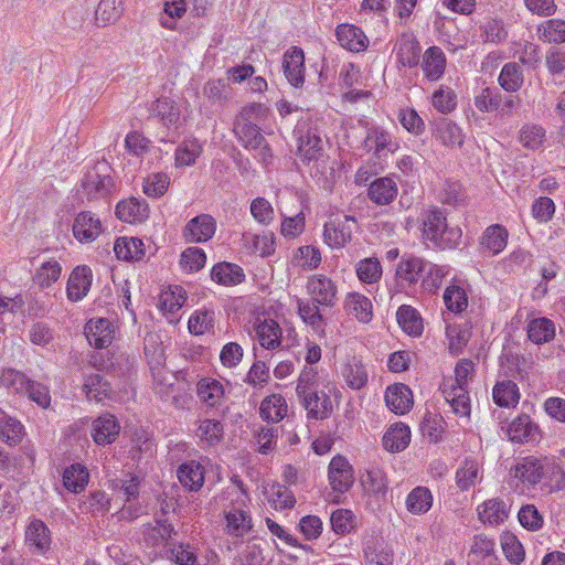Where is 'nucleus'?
<instances>
[{
	"label": "nucleus",
	"mask_w": 565,
	"mask_h": 565,
	"mask_svg": "<svg viewBox=\"0 0 565 565\" xmlns=\"http://www.w3.org/2000/svg\"><path fill=\"white\" fill-rule=\"evenodd\" d=\"M196 394L200 401L207 406L215 407L221 405L224 398V387L215 379L204 377L196 384Z\"/></svg>",
	"instance_id": "obj_32"
},
{
	"label": "nucleus",
	"mask_w": 565,
	"mask_h": 565,
	"mask_svg": "<svg viewBox=\"0 0 565 565\" xmlns=\"http://www.w3.org/2000/svg\"><path fill=\"white\" fill-rule=\"evenodd\" d=\"M435 136L446 147H460L463 142L460 127L446 118L436 122Z\"/></svg>",
	"instance_id": "obj_40"
},
{
	"label": "nucleus",
	"mask_w": 565,
	"mask_h": 565,
	"mask_svg": "<svg viewBox=\"0 0 565 565\" xmlns=\"http://www.w3.org/2000/svg\"><path fill=\"white\" fill-rule=\"evenodd\" d=\"M396 182L387 177L374 180L367 190V195L377 205H386L393 202L397 195Z\"/></svg>",
	"instance_id": "obj_26"
},
{
	"label": "nucleus",
	"mask_w": 565,
	"mask_h": 565,
	"mask_svg": "<svg viewBox=\"0 0 565 565\" xmlns=\"http://www.w3.org/2000/svg\"><path fill=\"white\" fill-rule=\"evenodd\" d=\"M92 285V270L86 266H77L70 275L67 281V297L72 301H78L85 297Z\"/></svg>",
	"instance_id": "obj_24"
},
{
	"label": "nucleus",
	"mask_w": 565,
	"mask_h": 565,
	"mask_svg": "<svg viewBox=\"0 0 565 565\" xmlns=\"http://www.w3.org/2000/svg\"><path fill=\"white\" fill-rule=\"evenodd\" d=\"M102 233V222L92 212L84 211L76 215L73 223V235L81 243H90Z\"/></svg>",
	"instance_id": "obj_13"
},
{
	"label": "nucleus",
	"mask_w": 565,
	"mask_h": 565,
	"mask_svg": "<svg viewBox=\"0 0 565 565\" xmlns=\"http://www.w3.org/2000/svg\"><path fill=\"white\" fill-rule=\"evenodd\" d=\"M120 425L111 414H104L97 417L92 424V437L99 446L114 443L119 435Z\"/></svg>",
	"instance_id": "obj_17"
},
{
	"label": "nucleus",
	"mask_w": 565,
	"mask_h": 565,
	"mask_svg": "<svg viewBox=\"0 0 565 565\" xmlns=\"http://www.w3.org/2000/svg\"><path fill=\"white\" fill-rule=\"evenodd\" d=\"M396 319L401 328L409 335L418 337L423 332V320L417 310L403 305L397 309Z\"/></svg>",
	"instance_id": "obj_43"
},
{
	"label": "nucleus",
	"mask_w": 565,
	"mask_h": 565,
	"mask_svg": "<svg viewBox=\"0 0 565 565\" xmlns=\"http://www.w3.org/2000/svg\"><path fill=\"white\" fill-rule=\"evenodd\" d=\"M88 479L89 473L81 463H73L63 472V484L73 493L82 492L85 489Z\"/></svg>",
	"instance_id": "obj_46"
},
{
	"label": "nucleus",
	"mask_w": 565,
	"mask_h": 565,
	"mask_svg": "<svg viewBox=\"0 0 565 565\" xmlns=\"http://www.w3.org/2000/svg\"><path fill=\"white\" fill-rule=\"evenodd\" d=\"M364 148L373 151L379 158L393 153L398 149V143L394 141L391 135L380 127H371L366 131Z\"/></svg>",
	"instance_id": "obj_18"
},
{
	"label": "nucleus",
	"mask_w": 565,
	"mask_h": 565,
	"mask_svg": "<svg viewBox=\"0 0 565 565\" xmlns=\"http://www.w3.org/2000/svg\"><path fill=\"white\" fill-rule=\"evenodd\" d=\"M527 337L536 344L550 342L555 337V326L547 318H536L527 324Z\"/></svg>",
	"instance_id": "obj_48"
},
{
	"label": "nucleus",
	"mask_w": 565,
	"mask_h": 565,
	"mask_svg": "<svg viewBox=\"0 0 565 565\" xmlns=\"http://www.w3.org/2000/svg\"><path fill=\"white\" fill-rule=\"evenodd\" d=\"M124 12V0H100L95 17L98 25L115 23Z\"/></svg>",
	"instance_id": "obj_54"
},
{
	"label": "nucleus",
	"mask_w": 565,
	"mask_h": 565,
	"mask_svg": "<svg viewBox=\"0 0 565 565\" xmlns=\"http://www.w3.org/2000/svg\"><path fill=\"white\" fill-rule=\"evenodd\" d=\"M507 242L508 231L499 224L489 226L481 237L482 247L491 255L501 253L505 248Z\"/></svg>",
	"instance_id": "obj_44"
},
{
	"label": "nucleus",
	"mask_w": 565,
	"mask_h": 565,
	"mask_svg": "<svg viewBox=\"0 0 565 565\" xmlns=\"http://www.w3.org/2000/svg\"><path fill=\"white\" fill-rule=\"evenodd\" d=\"M301 405L307 411V417L313 420H323L331 416L333 406L330 396L323 391H310L298 395Z\"/></svg>",
	"instance_id": "obj_8"
},
{
	"label": "nucleus",
	"mask_w": 565,
	"mask_h": 565,
	"mask_svg": "<svg viewBox=\"0 0 565 565\" xmlns=\"http://www.w3.org/2000/svg\"><path fill=\"white\" fill-rule=\"evenodd\" d=\"M516 140L527 151L542 150L547 141V130L541 124L527 121L518 130Z\"/></svg>",
	"instance_id": "obj_14"
},
{
	"label": "nucleus",
	"mask_w": 565,
	"mask_h": 565,
	"mask_svg": "<svg viewBox=\"0 0 565 565\" xmlns=\"http://www.w3.org/2000/svg\"><path fill=\"white\" fill-rule=\"evenodd\" d=\"M344 309L360 322H370L373 317L371 300L359 292H349L344 300Z\"/></svg>",
	"instance_id": "obj_30"
},
{
	"label": "nucleus",
	"mask_w": 565,
	"mask_h": 565,
	"mask_svg": "<svg viewBox=\"0 0 565 565\" xmlns=\"http://www.w3.org/2000/svg\"><path fill=\"white\" fill-rule=\"evenodd\" d=\"M422 47L412 36H403L398 43L397 58L403 66L415 67L419 63Z\"/></svg>",
	"instance_id": "obj_49"
},
{
	"label": "nucleus",
	"mask_w": 565,
	"mask_h": 565,
	"mask_svg": "<svg viewBox=\"0 0 565 565\" xmlns=\"http://www.w3.org/2000/svg\"><path fill=\"white\" fill-rule=\"evenodd\" d=\"M215 231V220L209 214H201L188 222L184 228V237L191 243H203L211 239Z\"/></svg>",
	"instance_id": "obj_15"
},
{
	"label": "nucleus",
	"mask_w": 565,
	"mask_h": 565,
	"mask_svg": "<svg viewBox=\"0 0 565 565\" xmlns=\"http://www.w3.org/2000/svg\"><path fill=\"white\" fill-rule=\"evenodd\" d=\"M431 105L439 113L449 114L457 106V95L452 88L441 85L433 93Z\"/></svg>",
	"instance_id": "obj_63"
},
{
	"label": "nucleus",
	"mask_w": 565,
	"mask_h": 565,
	"mask_svg": "<svg viewBox=\"0 0 565 565\" xmlns=\"http://www.w3.org/2000/svg\"><path fill=\"white\" fill-rule=\"evenodd\" d=\"M508 435L512 441L523 444L537 438L539 427L530 416L520 415L510 423Z\"/></svg>",
	"instance_id": "obj_27"
},
{
	"label": "nucleus",
	"mask_w": 565,
	"mask_h": 565,
	"mask_svg": "<svg viewBox=\"0 0 565 565\" xmlns=\"http://www.w3.org/2000/svg\"><path fill=\"white\" fill-rule=\"evenodd\" d=\"M85 334L90 345L96 349L108 347L114 339V330L108 319L89 320L85 326Z\"/></svg>",
	"instance_id": "obj_21"
},
{
	"label": "nucleus",
	"mask_w": 565,
	"mask_h": 565,
	"mask_svg": "<svg viewBox=\"0 0 565 565\" xmlns=\"http://www.w3.org/2000/svg\"><path fill=\"white\" fill-rule=\"evenodd\" d=\"M259 411L264 420L277 423L286 416L287 403L280 394H273L264 398Z\"/></svg>",
	"instance_id": "obj_45"
},
{
	"label": "nucleus",
	"mask_w": 565,
	"mask_h": 565,
	"mask_svg": "<svg viewBox=\"0 0 565 565\" xmlns=\"http://www.w3.org/2000/svg\"><path fill=\"white\" fill-rule=\"evenodd\" d=\"M502 93L499 88L487 86L475 96V106L481 113L497 111L500 108Z\"/></svg>",
	"instance_id": "obj_60"
},
{
	"label": "nucleus",
	"mask_w": 565,
	"mask_h": 565,
	"mask_svg": "<svg viewBox=\"0 0 565 565\" xmlns=\"http://www.w3.org/2000/svg\"><path fill=\"white\" fill-rule=\"evenodd\" d=\"M443 394L456 415L460 417H469L471 405L467 387L444 383Z\"/></svg>",
	"instance_id": "obj_23"
},
{
	"label": "nucleus",
	"mask_w": 565,
	"mask_h": 565,
	"mask_svg": "<svg viewBox=\"0 0 565 565\" xmlns=\"http://www.w3.org/2000/svg\"><path fill=\"white\" fill-rule=\"evenodd\" d=\"M361 484L364 491L372 495H385L387 491L385 475L377 468L366 470V472L361 476Z\"/></svg>",
	"instance_id": "obj_58"
},
{
	"label": "nucleus",
	"mask_w": 565,
	"mask_h": 565,
	"mask_svg": "<svg viewBox=\"0 0 565 565\" xmlns=\"http://www.w3.org/2000/svg\"><path fill=\"white\" fill-rule=\"evenodd\" d=\"M224 435V426L217 419H203L199 422L195 436L203 446L217 445Z\"/></svg>",
	"instance_id": "obj_42"
},
{
	"label": "nucleus",
	"mask_w": 565,
	"mask_h": 565,
	"mask_svg": "<svg viewBox=\"0 0 565 565\" xmlns=\"http://www.w3.org/2000/svg\"><path fill=\"white\" fill-rule=\"evenodd\" d=\"M508 507L499 499H490L478 507V515L481 522L498 525L508 518Z\"/></svg>",
	"instance_id": "obj_38"
},
{
	"label": "nucleus",
	"mask_w": 565,
	"mask_h": 565,
	"mask_svg": "<svg viewBox=\"0 0 565 565\" xmlns=\"http://www.w3.org/2000/svg\"><path fill=\"white\" fill-rule=\"evenodd\" d=\"M355 271L362 282L374 284L382 277V265L379 258L367 257L356 264Z\"/></svg>",
	"instance_id": "obj_61"
},
{
	"label": "nucleus",
	"mask_w": 565,
	"mask_h": 565,
	"mask_svg": "<svg viewBox=\"0 0 565 565\" xmlns=\"http://www.w3.org/2000/svg\"><path fill=\"white\" fill-rule=\"evenodd\" d=\"M109 167L103 162L89 170L82 182L84 192L88 199L104 198L113 188V179L107 173Z\"/></svg>",
	"instance_id": "obj_6"
},
{
	"label": "nucleus",
	"mask_w": 565,
	"mask_h": 565,
	"mask_svg": "<svg viewBox=\"0 0 565 565\" xmlns=\"http://www.w3.org/2000/svg\"><path fill=\"white\" fill-rule=\"evenodd\" d=\"M328 479L333 491L345 493L354 482L353 468L343 456L331 459L328 468Z\"/></svg>",
	"instance_id": "obj_7"
},
{
	"label": "nucleus",
	"mask_w": 565,
	"mask_h": 565,
	"mask_svg": "<svg viewBox=\"0 0 565 565\" xmlns=\"http://www.w3.org/2000/svg\"><path fill=\"white\" fill-rule=\"evenodd\" d=\"M281 329L274 319H264L256 324V335L259 344L267 350L281 345Z\"/></svg>",
	"instance_id": "obj_31"
},
{
	"label": "nucleus",
	"mask_w": 565,
	"mask_h": 565,
	"mask_svg": "<svg viewBox=\"0 0 565 565\" xmlns=\"http://www.w3.org/2000/svg\"><path fill=\"white\" fill-rule=\"evenodd\" d=\"M422 231L425 241L434 246L447 249L458 246L461 239V230L447 224L446 216L440 210H426L422 214Z\"/></svg>",
	"instance_id": "obj_2"
},
{
	"label": "nucleus",
	"mask_w": 565,
	"mask_h": 565,
	"mask_svg": "<svg viewBox=\"0 0 565 565\" xmlns=\"http://www.w3.org/2000/svg\"><path fill=\"white\" fill-rule=\"evenodd\" d=\"M426 266L428 260L415 255H404L396 267L398 284L403 287L416 285L420 278L423 279Z\"/></svg>",
	"instance_id": "obj_10"
},
{
	"label": "nucleus",
	"mask_w": 565,
	"mask_h": 565,
	"mask_svg": "<svg viewBox=\"0 0 565 565\" xmlns=\"http://www.w3.org/2000/svg\"><path fill=\"white\" fill-rule=\"evenodd\" d=\"M267 544L257 540L249 541L234 559V565H269L265 550Z\"/></svg>",
	"instance_id": "obj_33"
},
{
	"label": "nucleus",
	"mask_w": 565,
	"mask_h": 565,
	"mask_svg": "<svg viewBox=\"0 0 565 565\" xmlns=\"http://www.w3.org/2000/svg\"><path fill=\"white\" fill-rule=\"evenodd\" d=\"M347 385L352 390H361L367 383V372L360 360L353 358L342 370Z\"/></svg>",
	"instance_id": "obj_55"
},
{
	"label": "nucleus",
	"mask_w": 565,
	"mask_h": 565,
	"mask_svg": "<svg viewBox=\"0 0 565 565\" xmlns=\"http://www.w3.org/2000/svg\"><path fill=\"white\" fill-rule=\"evenodd\" d=\"M363 554L366 565H393V551L373 535L364 539Z\"/></svg>",
	"instance_id": "obj_19"
},
{
	"label": "nucleus",
	"mask_w": 565,
	"mask_h": 565,
	"mask_svg": "<svg viewBox=\"0 0 565 565\" xmlns=\"http://www.w3.org/2000/svg\"><path fill=\"white\" fill-rule=\"evenodd\" d=\"M355 220L352 216H335L324 224L323 239L331 248H342L351 241Z\"/></svg>",
	"instance_id": "obj_5"
},
{
	"label": "nucleus",
	"mask_w": 565,
	"mask_h": 565,
	"mask_svg": "<svg viewBox=\"0 0 565 565\" xmlns=\"http://www.w3.org/2000/svg\"><path fill=\"white\" fill-rule=\"evenodd\" d=\"M306 291L309 299L297 300L298 315L313 331L323 332L327 319L322 311L338 305L339 285L324 274H313L307 279Z\"/></svg>",
	"instance_id": "obj_1"
},
{
	"label": "nucleus",
	"mask_w": 565,
	"mask_h": 565,
	"mask_svg": "<svg viewBox=\"0 0 565 565\" xmlns=\"http://www.w3.org/2000/svg\"><path fill=\"white\" fill-rule=\"evenodd\" d=\"M318 120L310 117L298 120L294 137L297 141L298 154L302 160L311 161L318 159L323 151V141Z\"/></svg>",
	"instance_id": "obj_4"
},
{
	"label": "nucleus",
	"mask_w": 565,
	"mask_h": 565,
	"mask_svg": "<svg viewBox=\"0 0 565 565\" xmlns=\"http://www.w3.org/2000/svg\"><path fill=\"white\" fill-rule=\"evenodd\" d=\"M215 313L210 309L196 310L189 319L188 328L192 334L200 335L214 327Z\"/></svg>",
	"instance_id": "obj_64"
},
{
	"label": "nucleus",
	"mask_w": 565,
	"mask_h": 565,
	"mask_svg": "<svg viewBox=\"0 0 565 565\" xmlns=\"http://www.w3.org/2000/svg\"><path fill=\"white\" fill-rule=\"evenodd\" d=\"M152 115L157 117L163 126H177L180 120V108L178 104L169 97L158 98L152 107Z\"/></svg>",
	"instance_id": "obj_37"
},
{
	"label": "nucleus",
	"mask_w": 565,
	"mask_h": 565,
	"mask_svg": "<svg viewBox=\"0 0 565 565\" xmlns=\"http://www.w3.org/2000/svg\"><path fill=\"white\" fill-rule=\"evenodd\" d=\"M186 12L185 0H164L159 17L160 25L168 30H175L177 21Z\"/></svg>",
	"instance_id": "obj_52"
},
{
	"label": "nucleus",
	"mask_w": 565,
	"mask_h": 565,
	"mask_svg": "<svg viewBox=\"0 0 565 565\" xmlns=\"http://www.w3.org/2000/svg\"><path fill=\"white\" fill-rule=\"evenodd\" d=\"M114 252L118 259L140 260L145 256L143 243L136 237H118L114 244Z\"/></svg>",
	"instance_id": "obj_41"
},
{
	"label": "nucleus",
	"mask_w": 565,
	"mask_h": 565,
	"mask_svg": "<svg viewBox=\"0 0 565 565\" xmlns=\"http://www.w3.org/2000/svg\"><path fill=\"white\" fill-rule=\"evenodd\" d=\"M148 204L136 198L120 201L116 206V215L127 223L141 222L148 217Z\"/></svg>",
	"instance_id": "obj_29"
},
{
	"label": "nucleus",
	"mask_w": 565,
	"mask_h": 565,
	"mask_svg": "<svg viewBox=\"0 0 565 565\" xmlns=\"http://www.w3.org/2000/svg\"><path fill=\"white\" fill-rule=\"evenodd\" d=\"M231 504L224 510L226 531L228 534L239 537L252 529V518L247 509L248 495L241 487L227 490Z\"/></svg>",
	"instance_id": "obj_3"
},
{
	"label": "nucleus",
	"mask_w": 565,
	"mask_h": 565,
	"mask_svg": "<svg viewBox=\"0 0 565 565\" xmlns=\"http://www.w3.org/2000/svg\"><path fill=\"white\" fill-rule=\"evenodd\" d=\"M540 38L548 43H565V20L551 19L539 26Z\"/></svg>",
	"instance_id": "obj_62"
},
{
	"label": "nucleus",
	"mask_w": 565,
	"mask_h": 565,
	"mask_svg": "<svg viewBox=\"0 0 565 565\" xmlns=\"http://www.w3.org/2000/svg\"><path fill=\"white\" fill-rule=\"evenodd\" d=\"M202 153V146L196 139L184 140L174 152L175 167L193 166Z\"/></svg>",
	"instance_id": "obj_56"
},
{
	"label": "nucleus",
	"mask_w": 565,
	"mask_h": 565,
	"mask_svg": "<svg viewBox=\"0 0 565 565\" xmlns=\"http://www.w3.org/2000/svg\"><path fill=\"white\" fill-rule=\"evenodd\" d=\"M62 274V266L55 259H50L36 268L33 281L42 288H47L56 282Z\"/></svg>",
	"instance_id": "obj_57"
},
{
	"label": "nucleus",
	"mask_w": 565,
	"mask_h": 565,
	"mask_svg": "<svg viewBox=\"0 0 565 565\" xmlns=\"http://www.w3.org/2000/svg\"><path fill=\"white\" fill-rule=\"evenodd\" d=\"M546 457L526 456L516 461L512 473L523 483L537 484L544 477Z\"/></svg>",
	"instance_id": "obj_11"
},
{
	"label": "nucleus",
	"mask_w": 565,
	"mask_h": 565,
	"mask_svg": "<svg viewBox=\"0 0 565 565\" xmlns=\"http://www.w3.org/2000/svg\"><path fill=\"white\" fill-rule=\"evenodd\" d=\"M198 547L188 542L167 543L168 559L177 565H200Z\"/></svg>",
	"instance_id": "obj_28"
},
{
	"label": "nucleus",
	"mask_w": 565,
	"mask_h": 565,
	"mask_svg": "<svg viewBox=\"0 0 565 565\" xmlns=\"http://www.w3.org/2000/svg\"><path fill=\"white\" fill-rule=\"evenodd\" d=\"M433 505V494L425 487L414 488L406 498V508L412 514H424Z\"/></svg>",
	"instance_id": "obj_51"
},
{
	"label": "nucleus",
	"mask_w": 565,
	"mask_h": 565,
	"mask_svg": "<svg viewBox=\"0 0 565 565\" xmlns=\"http://www.w3.org/2000/svg\"><path fill=\"white\" fill-rule=\"evenodd\" d=\"M204 473V467L195 460L182 463L177 470L180 483L190 491H199L202 488Z\"/></svg>",
	"instance_id": "obj_25"
},
{
	"label": "nucleus",
	"mask_w": 565,
	"mask_h": 565,
	"mask_svg": "<svg viewBox=\"0 0 565 565\" xmlns=\"http://www.w3.org/2000/svg\"><path fill=\"white\" fill-rule=\"evenodd\" d=\"M211 278L220 285L235 286L244 280L245 274L236 264L218 263L213 266L211 270Z\"/></svg>",
	"instance_id": "obj_36"
},
{
	"label": "nucleus",
	"mask_w": 565,
	"mask_h": 565,
	"mask_svg": "<svg viewBox=\"0 0 565 565\" xmlns=\"http://www.w3.org/2000/svg\"><path fill=\"white\" fill-rule=\"evenodd\" d=\"M446 64V55L440 47H428L424 52L422 60V70L425 78L430 82H437L440 79L445 73Z\"/></svg>",
	"instance_id": "obj_20"
},
{
	"label": "nucleus",
	"mask_w": 565,
	"mask_h": 565,
	"mask_svg": "<svg viewBox=\"0 0 565 565\" xmlns=\"http://www.w3.org/2000/svg\"><path fill=\"white\" fill-rule=\"evenodd\" d=\"M234 132L239 143L246 149L256 150L265 142L264 136L254 122L235 120Z\"/></svg>",
	"instance_id": "obj_35"
},
{
	"label": "nucleus",
	"mask_w": 565,
	"mask_h": 565,
	"mask_svg": "<svg viewBox=\"0 0 565 565\" xmlns=\"http://www.w3.org/2000/svg\"><path fill=\"white\" fill-rule=\"evenodd\" d=\"M492 397L500 407H514L520 398L518 385L510 380L498 382L493 387Z\"/></svg>",
	"instance_id": "obj_47"
},
{
	"label": "nucleus",
	"mask_w": 565,
	"mask_h": 565,
	"mask_svg": "<svg viewBox=\"0 0 565 565\" xmlns=\"http://www.w3.org/2000/svg\"><path fill=\"white\" fill-rule=\"evenodd\" d=\"M282 70L288 83L299 88L305 83V53L298 46H292L282 56Z\"/></svg>",
	"instance_id": "obj_12"
},
{
	"label": "nucleus",
	"mask_w": 565,
	"mask_h": 565,
	"mask_svg": "<svg viewBox=\"0 0 565 565\" xmlns=\"http://www.w3.org/2000/svg\"><path fill=\"white\" fill-rule=\"evenodd\" d=\"M83 391L88 399L96 402H103L111 393L109 383L98 373L86 375Z\"/></svg>",
	"instance_id": "obj_50"
},
{
	"label": "nucleus",
	"mask_w": 565,
	"mask_h": 565,
	"mask_svg": "<svg viewBox=\"0 0 565 565\" xmlns=\"http://www.w3.org/2000/svg\"><path fill=\"white\" fill-rule=\"evenodd\" d=\"M411 441V429L403 423L394 424L383 436V446L391 452L404 450Z\"/></svg>",
	"instance_id": "obj_34"
},
{
	"label": "nucleus",
	"mask_w": 565,
	"mask_h": 565,
	"mask_svg": "<svg viewBox=\"0 0 565 565\" xmlns=\"http://www.w3.org/2000/svg\"><path fill=\"white\" fill-rule=\"evenodd\" d=\"M30 381L23 372L12 367L3 369L0 375L1 385L14 394H24Z\"/></svg>",
	"instance_id": "obj_59"
},
{
	"label": "nucleus",
	"mask_w": 565,
	"mask_h": 565,
	"mask_svg": "<svg viewBox=\"0 0 565 565\" xmlns=\"http://www.w3.org/2000/svg\"><path fill=\"white\" fill-rule=\"evenodd\" d=\"M385 402L392 412L403 415L413 406V393L411 388L403 383L394 384L386 388Z\"/></svg>",
	"instance_id": "obj_22"
},
{
	"label": "nucleus",
	"mask_w": 565,
	"mask_h": 565,
	"mask_svg": "<svg viewBox=\"0 0 565 565\" xmlns=\"http://www.w3.org/2000/svg\"><path fill=\"white\" fill-rule=\"evenodd\" d=\"M480 467L476 459L467 458L456 472V484L461 491H467L481 480Z\"/></svg>",
	"instance_id": "obj_53"
},
{
	"label": "nucleus",
	"mask_w": 565,
	"mask_h": 565,
	"mask_svg": "<svg viewBox=\"0 0 565 565\" xmlns=\"http://www.w3.org/2000/svg\"><path fill=\"white\" fill-rule=\"evenodd\" d=\"M335 36L340 45L350 52H363L369 46V39L356 25L343 23L337 26Z\"/></svg>",
	"instance_id": "obj_16"
},
{
	"label": "nucleus",
	"mask_w": 565,
	"mask_h": 565,
	"mask_svg": "<svg viewBox=\"0 0 565 565\" xmlns=\"http://www.w3.org/2000/svg\"><path fill=\"white\" fill-rule=\"evenodd\" d=\"M51 531L40 519L30 520L25 527L24 543L31 553L44 555L51 547Z\"/></svg>",
	"instance_id": "obj_9"
},
{
	"label": "nucleus",
	"mask_w": 565,
	"mask_h": 565,
	"mask_svg": "<svg viewBox=\"0 0 565 565\" xmlns=\"http://www.w3.org/2000/svg\"><path fill=\"white\" fill-rule=\"evenodd\" d=\"M498 83L507 93H516L524 83L522 67L515 62L504 64L499 74Z\"/></svg>",
	"instance_id": "obj_39"
}]
</instances>
